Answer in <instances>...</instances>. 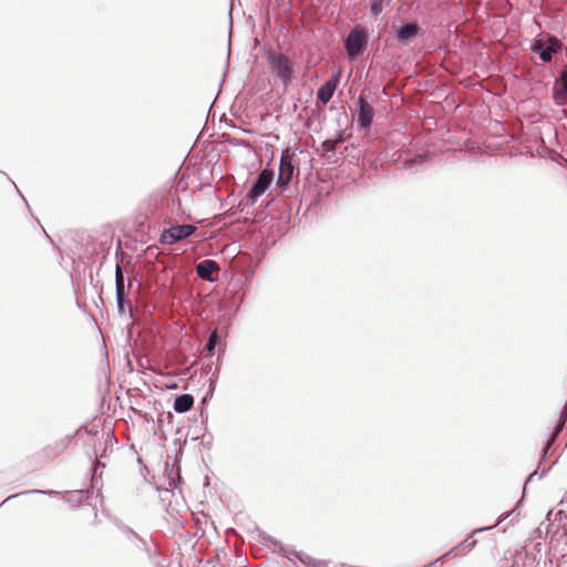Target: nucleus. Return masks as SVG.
Masks as SVG:
<instances>
[{"label":"nucleus","instance_id":"obj_6","mask_svg":"<svg viewBox=\"0 0 567 567\" xmlns=\"http://www.w3.org/2000/svg\"><path fill=\"white\" fill-rule=\"evenodd\" d=\"M358 121L362 127H369L372 123L374 111L363 96L358 99Z\"/></svg>","mask_w":567,"mask_h":567},{"label":"nucleus","instance_id":"obj_17","mask_svg":"<svg viewBox=\"0 0 567 567\" xmlns=\"http://www.w3.org/2000/svg\"><path fill=\"white\" fill-rule=\"evenodd\" d=\"M340 141H334V140H326L322 144L323 148L328 152H331V151H334L336 147H337V144L339 143Z\"/></svg>","mask_w":567,"mask_h":567},{"label":"nucleus","instance_id":"obj_3","mask_svg":"<svg viewBox=\"0 0 567 567\" xmlns=\"http://www.w3.org/2000/svg\"><path fill=\"white\" fill-rule=\"evenodd\" d=\"M367 44V34L363 30L353 29L347 40H346V49L349 56L354 58L361 54Z\"/></svg>","mask_w":567,"mask_h":567},{"label":"nucleus","instance_id":"obj_5","mask_svg":"<svg viewBox=\"0 0 567 567\" xmlns=\"http://www.w3.org/2000/svg\"><path fill=\"white\" fill-rule=\"evenodd\" d=\"M274 178V173L269 169H264L258 178L255 185L251 187V189L248 193V198L252 202H255L259 196H261L266 189L270 186Z\"/></svg>","mask_w":567,"mask_h":567},{"label":"nucleus","instance_id":"obj_8","mask_svg":"<svg viewBox=\"0 0 567 567\" xmlns=\"http://www.w3.org/2000/svg\"><path fill=\"white\" fill-rule=\"evenodd\" d=\"M339 83V75H333L328 80L317 92V99L322 103L327 104L333 96V93Z\"/></svg>","mask_w":567,"mask_h":567},{"label":"nucleus","instance_id":"obj_15","mask_svg":"<svg viewBox=\"0 0 567 567\" xmlns=\"http://www.w3.org/2000/svg\"><path fill=\"white\" fill-rule=\"evenodd\" d=\"M382 2L383 0H373L371 3V12L374 16H378L382 11Z\"/></svg>","mask_w":567,"mask_h":567},{"label":"nucleus","instance_id":"obj_12","mask_svg":"<svg viewBox=\"0 0 567 567\" xmlns=\"http://www.w3.org/2000/svg\"><path fill=\"white\" fill-rule=\"evenodd\" d=\"M417 33V27L415 24H406L402 27L398 32V39L400 41H408Z\"/></svg>","mask_w":567,"mask_h":567},{"label":"nucleus","instance_id":"obj_11","mask_svg":"<svg viewBox=\"0 0 567 567\" xmlns=\"http://www.w3.org/2000/svg\"><path fill=\"white\" fill-rule=\"evenodd\" d=\"M194 398L190 394L177 396L174 403V410L178 413H185L193 408Z\"/></svg>","mask_w":567,"mask_h":567},{"label":"nucleus","instance_id":"obj_9","mask_svg":"<svg viewBox=\"0 0 567 567\" xmlns=\"http://www.w3.org/2000/svg\"><path fill=\"white\" fill-rule=\"evenodd\" d=\"M563 43L555 37L548 38V43L540 52V59L544 62H550L553 54L561 51Z\"/></svg>","mask_w":567,"mask_h":567},{"label":"nucleus","instance_id":"obj_10","mask_svg":"<svg viewBox=\"0 0 567 567\" xmlns=\"http://www.w3.org/2000/svg\"><path fill=\"white\" fill-rule=\"evenodd\" d=\"M115 281H116V299L117 305L122 309L125 298V289H124V276L122 272V268L120 265L116 266L115 269Z\"/></svg>","mask_w":567,"mask_h":567},{"label":"nucleus","instance_id":"obj_16","mask_svg":"<svg viewBox=\"0 0 567 567\" xmlns=\"http://www.w3.org/2000/svg\"><path fill=\"white\" fill-rule=\"evenodd\" d=\"M563 91L557 94L567 99V69L561 74Z\"/></svg>","mask_w":567,"mask_h":567},{"label":"nucleus","instance_id":"obj_1","mask_svg":"<svg viewBox=\"0 0 567 567\" xmlns=\"http://www.w3.org/2000/svg\"><path fill=\"white\" fill-rule=\"evenodd\" d=\"M268 60L271 71L280 78L284 84H288L293 75L290 60L282 53L278 52H271Z\"/></svg>","mask_w":567,"mask_h":567},{"label":"nucleus","instance_id":"obj_4","mask_svg":"<svg viewBox=\"0 0 567 567\" xmlns=\"http://www.w3.org/2000/svg\"><path fill=\"white\" fill-rule=\"evenodd\" d=\"M292 156L293 155L288 148L281 153L279 176L277 181V184L280 187L287 186L293 176L295 166L292 164Z\"/></svg>","mask_w":567,"mask_h":567},{"label":"nucleus","instance_id":"obj_7","mask_svg":"<svg viewBox=\"0 0 567 567\" xmlns=\"http://www.w3.org/2000/svg\"><path fill=\"white\" fill-rule=\"evenodd\" d=\"M219 270V266L215 260L212 259H205L200 261L196 266L197 275L207 281H214L216 278L214 277V274H217Z\"/></svg>","mask_w":567,"mask_h":567},{"label":"nucleus","instance_id":"obj_13","mask_svg":"<svg viewBox=\"0 0 567 567\" xmlns=\"http://www.w3.org/2000/svg\"><path fill=\"white\" fill-rule=\"evenodd\" d=\"M217 339H218L217 331H214L210 334V337H209V339L207 341V344H206V349L209 352V354H213L214 349H215L216 343H217Z\"/></svg>","mask_w":567,"mask_h":567},{"label":"nucleus","instance_id":"obj_14","mask_svg":"<svg viewBox=\"0 0 567 567\" xmlns=\"http://www.w3.org/2000/svg\"><path fill=\"white\" fill-rule=\"evenodd\" d=\"M548 43V40L547 41H543V40H536L533 45H532V50L533 52H536L540 55V52L545 49V47L547 45Z\"/></svg>","mask_w":567,"mask_h":567},{"label":"nucleus","instance_id":"obj_2","mask_svg":"<svg viewBox=\"0 0 567 567\" xmlns=\"http://www.w3.org/2000/svg\"><path fill=\"white\" fill-rule=\"evenodd\" d=\"M193 225H178L163 230L159 237L162 245H173L182 239L188 238L196 231Z\"/></svg>","mask_w":567,"mask_h":567}]
</instances>
